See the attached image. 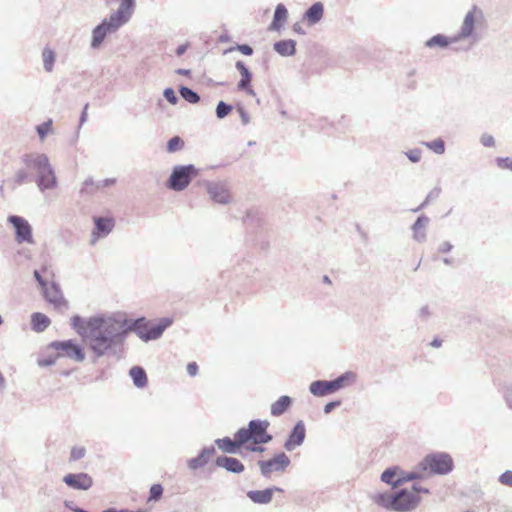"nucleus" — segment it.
Instances as JSON below:
<instances>
[{"mask_svg":"<svg viewBox=\"0 0 512 512\" xmlns=\"http://www.w3.org/2000/svg\"><path fill=\"white\" fill-rule=\"evenodd\" d=\"M173 324L170 317L160 318L157 323L144 316L129 319L123 314H97L88 318L74 315L70 319L72 329L81 337L93 355V363L102 357L120 359L130 333L143 342L159 339Z\"/></svg>","mask_w":512,"mask_h":512,"instance_id":"f257e3e1","label":"nucleus"},{"mask_svg":"<svg viewBox=\"0 0 512 512\" xmlns=\"http://www.w3.org/2000/svg\"><path fill=\"white\" fill-rule=\"evenodd\" d=\"M21 162L29 173H34L33 181L41 192L53 190L58 186L55 170L48 156L44 153H25L21 156Z\"/></svg>","mask_w":512,"mask_h":512,"instance_id":"f03ea898","label":"nucleus"},{"mask_svg":"<svg viewBox=\"0 0 512 512\" xmlns=\"http://www.w3.org/2000/svg\"><path fill=\"white\" fill-rule=\"evenodd\" d=\"M372 501L380 507L396 512H409L416 509L421 501L420 496L415 495L406 488L395 493L383 492L371 496Z\"/></svg>","mask_w":512,"mask_h":512,"instance_id":"7ed1b4c3","label":"nucleus"},{"mask_svg":"<svg viewBox=\"0 0 512 512\" xmlns=\"http://www.w3.org/2000/svg\"><path fill=\"white\" fill-rule=\"evenodd\" d=\"M419 471L423 478L427 475H447L454 468L452 457L446 452L427 454L419 463Z\"/></svg>","mask_w":512,"mask_h":512,"instance_id":"20e7f679","label":"nucleus"},{"mask_svg":"<svg viewBox=\"0 0 512 512\" xmlns=\"http://www.w3.org/2000/svg\"><path fill=\"white\" fill-rule=\"evenodd\" d=\"M270 423L268 420L254 419L249 421L248 427H242L238 430V436L241 443L252 442L254 444H268L273 436L268 433Z\"/></svg>","mask_w":512,"mask_h":512,"instance_id":"39448f33","label":"nucleus"},{"mask_svg":"<svg viewBox=\"0 0 512 512\" xmlns=\"http://www.w3.org/2000/svg\"><path fill=\"white\" fill-rule=\"evenodd\" d=\"M198 175L199 169L193 164L176 165L172 168L170 176L166 181V186L172 191L181 192L185 190Z\"/></svg>","mask_w":512,"mask_h":512,"instance_id":"423d86ee","label":"nucleus"},{"mask_svg":"<svg viewBox=\"0 0 512 512\" xmlns=\"http://www.w3.org/2000/svg\"><path fill=\"white\" fill-rule=\"evenodd\" d=\"M422 479L424 478L422 473L419 471L418 464L412 471H404L398 466H393L385 469L381 474V481L391 485L392 488L399 487L409 481Z\"/></svg>","mask_w":512,"mask_h":512,"instance_id":"0eeeda50","label":"nucleus"},{"mask_svg":"<svg viewBox=\"0 0 512 512\" xmlns=\"http://www.w3.org/2000/svg\"><path fill=\"white\" fill-rule=\"evenodd\" d=\"M485 20L484 12L482 9L473 5L472 8L466 13L459 32L455 35L457 41L460 42L464 39H473L477 41L475 36V27Z\"/></svg>","mask_w":512,"mask_h":512,"instance_id":"6e6552de","label":"nucleus"},{"mask_svg":"<svg viewBox=\"0 0 512 512\" xmlns=\"http://www.w3.org/2000/svg\"><path fill=\"white\" fill-rule=\"evenodd\" d=\"M48 348L57 351L58 357L65 356L76 362H83L85 360V351L83 346L73 339L52 341L48 345Z\"/></svg>","mask_w":512,"mask_h":512,"instance_id":"1a4fd4ad","label":"nucleus"},{"mask_svg":"<svg viewBox=\"0 0 512 512\" xmlns=\"http://www.w3.org/2000/svg\"><path fill=\"white\" fill-rule=\"evenodd\" d=\"M291 460L285 452H279L268 460H258L257 465L264 478H270L272 473H283L290 466Z\"/></svg>","mask_w":512,"mask_h":512,"instance_id":"9d476101","label":"nucleus"},{"mask_svg":"<svg viewBox=\"0 0 512 512\" xmlns=\"http://www.w3.org/2000/svg\"><path fill=\"white\" fill-rule=\"evenodd\" d=\"M119 29L120 28L117 25H115L113 22H110L109 18H104L92 30L90 47L94 50L99 49L106 37L110 34L116 33Z\"/></svg>","mask_w":512,"mask_h":512,"instance_id":"9b49d317","label":"nucleus"},{"mask_svg":"<svg viewBox=\"0 0 512 512\" xmlns=\"http://www.w3.org/2000/svg\"><path fill=\"white\" fill-rule=\"evenodd\" d=\"M7 221L13 226L18 243H33L32 227L25 218L18 215H10Z\"/></svg>","mask_w":512,"mask_h":512,"instance_id":"f8f14e48","label":"nucleus"},{"mask_svg":"<svg viewBox=\"0 0 512 512\" xmlns=\"http://www.w3.org/2000/svg\"><path fill=\"white\" fill-rule=\"evenodd\" d=\"M42 295L47 302L52 304L56 309H68L69 303L64 298L60 285L55 281L47 283L42 289Z\"/></svg>","mask_w":512,"mask_h":512,"instance_id":"ddd939ff","label":"nucleus"},{"mask_svg":"<svg viewBox=\"0 0 512 512\" xmlns=\"http://www.w3.org/2000/svg\"><path fill=\"white\" fill-rule=\"evenodd\" d=\"M306 437V427L302 420H299L292 427L288 436L283 444L286 451L290 452L301 446Z\"/></svg>","mask_w":512,"mask_h":512,"instance_id":"4468645a","label":"nucleus"},{"mask_svg":"<svg viewBox=\"0 0 512 512\" xmlns=\"http://www.w3.org/2000/svg\"><path fill=\"white\" fill-rule=\"evenodd\" d=\"M135 7V0H121L118 9L108 17L119 28L129 22Z\"/></svg>","mask_w":512,"mask_h":512,"instance_id":"2eb2a0df","label":"nucleus"},{"mask_svg":"<svg viewBox=\"0 0 512 512\" xmlns=\"http://www.w3.org/2000/svg\"><path fill=\"white\" fill-rule=\"evenodd\" d=\"M94 229L91 234V244L94 245L99 238L110 234L115 226V220L111 217H94Z\"/></svg>","mask_w":512,"mask_h":512,"instance_id":"dca6fc26","label":"nucleus"},{"mask_svg":"<svg viewBox=\"0 0 512 512\" xmlns=\"http://www.w3.org/2000/svg\"><path fill=\"white\" fill-rule=\"evenodd\" d=\"M63 482L72 489L83 491L90 489L93 485L92 477L84 472L66 474Z\"/></svg>","mask_w":512,"mask_h":512,"instance_id":"f3484780","label":"nucleus"},{"mask_svg":"<svg viewBox=\"0 0 512 512\" xmlns=\"http://www.w3.org/2000/svg\"><path fill=\"white\" fill-rule=\"evenodd\" d=\"M235 68L241 75V78L237 83V89L239 91L245 92L247 95L255 96V91L251 86V81L253 77L252 72L241 60L236 61Z\"/></svg>","mask_w":512,"mask_h":512,"instance_id":"a211bd4d","label":"nucleus"},{"mask_svg":"<svg viewBox=\"0 0 512 512\" xmlns=\"http://www.w3.org/2000/svg\"><path fill=\"white\" fill-rule=\"evenodd\" d=\"M207 192L210 198L219 204H228L231 200V195L228 188L221 182H207Z\"/></svg>","mask_w":512,"mask_h":512,"instance_id":"6ab92c4d","label":"nucleus"},{"mask_svg":"<svg viewBox=\"0 0 512 512\" xmlns=\"http://www.w3.org/2000/svg\"><path fill=\"white\" fill-rule=\"evenodd\" d=\"M274 492H283V489L272 486L263 490H250L247 492V497L255 504L265 505L272 501Z\"/></svg>","mask_w":512,"mask_h":512,"instance_id":"aec40b11","label":"nucleus"},{"mask_svg":"<svg viewBox=\"0 0 512 512\" xmlns=\"http://www.w3.org/2000/svg\"><path fill=\"white\" fill-rule=\"evenodd\" d=\"M215 453L216 449L214 446L211 445L204 447L196 457L187 460L188 468L195 471L204 467L209 463L210 459L215 455Z\"/></svg>","mask_w":512,"mask_h":512,"instance_id":"412c9836","label":"nucleus"},{"mask_svg":"<svg viewBox=\"0 0 512 512\" xmlns=\"http://www.w3.org/2000/svg\"><path fill=\"white\" fill-rule=\"evenodd\" d=\"M215 464L234 474H240L245 470L244 464L239 459L226 455L218 456L215 460Z\"/></svg>","mask_w":512,"mask_h":512,"instance_id":"4be33fe9","label":"nucleus"},{"mask_svg":"<svg viewBox=\"0 0 512 512\" xmlns=\"http://www.w3.org/2000/svg\"><path fill=\"white\" fill-rule=\"evenodd\" d=\"M215 444L220 450L229 454H236L239 448L245 445L239 440L238 430L234 434V439L230 437L218 438L215 440Z\"/></svg>","mask_w":512,"mask_h":512,"instance_id":"5701e85b","label":"nucleus"},{"mask_svg":"<svg viewBox=\"0 0 512 512\" xmlns=\"http://www.w3.org/2000/svg\"><path fill=\"white\" fill-rule=\"evenodd\" d=\"M430 222V219L425 214H421L413 223L411 229L413 232V239L418 243L426 241L427 233L426 228Z\"/></svg>","mask_w":512,"mask_h":512,"instance_id":"b1692460","label":"nucleus"},{"mask_svg":"<svg viewBox=\"0 0 512 512\" xmlns=\"http://www.w3.org/2000/svg\"><path fill=\"white\" fill-rule=\"evenodd\" d=\"M309 391L316 397H323L335 392L331 380H316L309 386Z\"/></svg>","mask_w":512,"mask_h":512,"instance_id":"393cba45","label":"nucleus"},{"mask_svg":"<svg viewBox=\"0 0 512 512\" xmlns=\"http://www.w3.org/2000/svg\"><path fill=\"white\" fill-rule=\"evenodd\" d=\"M456 43H458V41H457V38L455 37V35L449 37V36H446L443 34H436V35L432 36L431 38H429L425 42V47H427V48L439 47L441 49H445L448 46H450L452 44H456Z\"/></svg>","mask_w":512,"mask_h":512,"instance_id":"a878e982","label":"nucleus"},{"mask_svg":"<svg viewBox=\"0 0 512 512\" xmlns=\"http://www.w3.org/2000/svg\"><path fill=\"white\" fill-rule=\"evenodd\" d=\"M273 49L282 57L294 56L296 53V41L284 39L273 44Z\"/></svg>","mask_w":512,"mask_h":512,"instance_id":"bb28decb","label":"nucleus"},{"mask_svg":"<svg viewBox=\"0 0 512 512\" xmlns=\"http://www.w3.org/2000/svg\"><path fill=\"white\" fill-rule=\"evenodd\" d=\"M323 14V4L321 2H315L304 12L303 17L310 25H315L323 18Z\"/></svg>","mask_w":512,"mask_h":512,"instance_id":"cd10ccee","label":"nucleus"},{"mask_svg":"<svg viewBox=\"0 0 512 512\" xmlns=\"http://www.w3.org/2000/svg\"><path fill=\"white\" fill-rule=\"evenodd\" d=\"M287 17V8L284 4L279 3L275 8L273 20L269 26V30L279 31L282 28L284 22L287 20Z\"/></svg>","mask_w":512,"mask_h":512,"instance_id":"c85d7f7f","label":"nucleus"},{"mask_svg":"<svg viewBox=\"0 0 512 512\" xmlns=\"http://www.w3.org/2000/svg\"><path fill=\"white\" fill-rule=\"evenodd\" d=\"M293 400L290 396L283 395L271 404L270 413L272 416L279 417L283 415L292 406Z\"/></svg>","mask_w":512,"mask_h":512,"instance_id":"c756f323","label":"nucleus"},{"mask_svg":"<svg viewBox=\"0 0 512 512\" xmlns=\"http://www.w3.org/2000/svg\"><path fill=\"white\" fill-rule=\"evenodd\" d=\"M129 375L132 378L133 384L137 388H144L147 386L148 378L146 371L141 366H133L129 370Z\"/></svg>","mask_w":512,"mask_h":512,"instance_id":"7c9ffc66","label":"nucleus"},{"mask_svg":"<svg viewBox=\"0 0 512 512\" xmlns=\"http://www.w3.org/2000/svg\"><path fill=\"white\" fill-rule=\"evenodd\" d=\"M50 323L51 321L49 317L43 313L35 312L31 315V327L35 332L45 331L49 327Z\"/></svg>","mask_w":512,"mask_h":512,"instance_id":"2f4dec72","label":"nucleus"},{"mask_svg":"<svg viewBox=\"0 0 512 512\" xmlns=\"http://www.w3.org/2000/svg\"><path fill=\"white\" fill-rule=\"evenodd\" d=\"M355 379H356V374L352 371H347L331 381H332L334 390L336 392V391L342 389L346 385L347 382H353V381H355Z\"/></svg>","mask_w":512,"mask_h":512,"instance_id":"473e14b6","label":"nucleus"},{"mask_svg":"<svg viewBox=\"0 0 512 512\" xmlns=\"http://www.w3.org/2000/svg\"><path fill=\"white\" fill-rule=\"evenodd\" d=\"M55 52L49 47H45L42 51L43 66L46 72H52L55 63Z\"/></svg>","mask_w":512,"mask_h":512,"instance_id":"72a5a7b5","label":"nucleus"},{"mask_svg":"<svg viewBox=\"0 0 512 512\" xmlns=\"http://www.w3.org/2000/svg\"><path fill=\"white\" fill-rule=\"evenodd\" d=\"M179 93L180 96L190 104H196L200 101L199 94L187 86H180Z\"/></svg>","mask_w":512,"mask_h":512,"instance_id":"f704fd0d","label":"nucleus"},{"mask_svg":"<svg viewBox=\"0 0 512 512\" xmlns=\"http://www.w3.org/2000/svg\"><path fill=\"white\" fill-rule=\"evenodd\" d=\"M35 130L39 136V139L43 141L48 136V134L53 132V120L49 118L43 123L37 125Z\"/></svg>","mask_w":512,"mask_h":512,"instance_id":"c9c22d12","label":"nucleus"},{"mask_svg":"<svg viewBox=\"0 0 512 512\" xmlns=\"http://www.w3.org/2000/svg\"><path fill=\"white\" fill-rule=\"evenodd\" d=\"M33 181V174L29 173V171L25 169H19L16 171L14 175V183L17 186H21L27 182Z\"/></svg>","mask_w":512,"mask_h":512,"instance_id":"e433bc0d","label":"nucleus"},{"mask_svg":"<svg viewBox=\"0 0 512 512\" xmlns=\"http://www.w3.org/2000/svg\"><path fill=\"white\" fill-rule=\"evenodd\" d=\"M422 144L438 155H442L445 152V142L441 138H437L433 141L422 142Z\"/></svg>","mask_w":512,"mask_h":512,"instance_id":"4c0bfd02","label":"nucleus"},{"mask_svg":"<svg viewBox=\"0 0 512 512\" xmlns=\"http://www.w3.org/2000/svg\"><path fill=\"white\" fill-rule=\"evenodd\" d=\"M184 147V140L180 136H174L167 142L166 149L169 153H174Z\"/></svg>","mask_w":512,"mask_h":512,"instance_id":"58836bf2","label":"nucleus"},{"mask_svg":"<svg viewBox=\"0 0 512 512\" xmlns=\"http://www.w3.org/2000/svg\"><path fill=\"white\" fill-rule=\"evenodd\" d=\"M441 193V189L439 187L433 188L428 195L426 196L425 200L415 209H413V212H418L422 210L425 206H427L431 201L436 200Z\"/></svg>","mask_w":512,"mask_h":512,"instance_id":"ea45409f","label":"nucleus"},{"mask_svg":"<svg viewBox=\"0 0 512 512\" xmlns=\"http://www.w3.org/2000/svg\"><path fill=\"white\" fill-rule=\"evenodd\" d=\"M163 495V486L159 483L153 484L149 490L148 502H157Z\"/></svg>","mask_w":512,"mask_h":512,"instance_id":"a19ab883","label":"nucleus"},{"mask_svg":"<svg viewBox=\"0 0 512 512\" xmlns=\"http://www.w3.org/2000/svg\"><path fill=\"white\" fill-rule=\"evenodd\" d=\"M232 109H233V106L231 104H228L222 100L219 101L216 106V110H215L217 118H219V119L225 118L227 115H229V113L232 111Z\"/></svg>","mask_w":512,"mask_h":512,"instance_id":"79ce46f5","label":"nucleus"},{"mask_svg":"<svg viewBox=\"0 0 512 512\" xmlns=\"http://www.w3.org/2000/svg\"><path fill=\"white\" fill-rule=\"evenodd\" d=\"M98 189H100V184L95 183L92 179L89 178V179H86L84 181L83 186H82L80 192L82 194H84V193L93 194Z\"/></svg>","mask_w":512,"mask_h":512,"instance_id":"37998d69","label":"nucleus"},{"mask_svg":"<svg viewBox=\"0 0 512 512\" xmlns=\"http://www.w3.org/2000/svg\"><path fill=\"white\" fill-rule=\"evenodd\" d=\"M47 272H48V268L46 266H43L41 268V270L36 269L33 272V276L41 289L48 283V281L42 276V273H47Z\"/></svg>","mask_w":512,"mask_h":512,"instance_id":"c03bdc74","label":"nucleus"},{"mask_svg":"<svg viewBox=\"0 0 512 512\" xmlns=\"http://www.w3.org/2000/svg\"><path fill=\"white\" fill-rule=\"evenodd\" d=\"M498 168L503 170L512 171V158L511 157H497L495 159Z\"/></svg>","mask_w":512,"mask_h":512,"instance_id":"a18cd8bd","label":"nucleus"},{"mask_svg":"<svg viewBox=\"0 0 512 512\" xmlns=\"http://www.w3.org/2000/svg\"><path fill=\"white\" fill-rule=\"evenodd\" d=\"M233 50H238L239 52H241L242 54H244L246 56H251L253 54V48L248 44H236L235 47H231V48L227 49L225 51V53L233 51Z\"/></svg>","mask_w":512,"mask_h":512,"instance_id":"49530a36","label":"nucleus"},{"mask_svg":"<svg viewBox=\"0 0 512 512\" xmlns=\"http://www.w3.org/2000/svg\"><path fill=\"white\" fill-rule=\"evenodd\" d=\"M163 96L172 105H176L179 101V98L177 97L174 89L171 87L164 89Z\"/></svg>","mask_w":512,"mask_h":512,"instance_id":"de8ad7c7","label":"nucleus"},{"mask_svg":"<svg viewBox=\"0 0 512 512\" xmlns=\"http://www.w3.org/2000/svg\"><path fill=\"white\" fill-rule=\"evenodd\" d=\"M405 155L411 162L418 163L421 160L422 150L420 148H414L405 152Z\"/></svg>","mask_w":512,"mask_h":512,"instance_id":"09e8293b","label":"nucleus"},{"mask_svg":"<svg viewBox=\"0 0 512 512\" xmlns=\"http://www.w3.org/2000/svg\"><path fill=\"white\" fill-rule=\"evenodd\" d=\"M499 482L503 485L512 487V470H506L499 476Z\"/></svg>","mask_w":512,"mask_h":512,"instance_id":"8fccbe9b","label":"nucleus"},{"mask_svg":"<svg viewBox=\"0 0 512 512\" xmlns=\"http://www.w3.org/2000/svg\"><path fill=\"white\" fill-rule=\"evenodd\" d=\"M86 450L83 447H73L71 450L70 457L72 460L76 461L82 459L85 456Z\"/></svg>","mask_w":512,"mask_h":512,"instance_id":"3c124183","label":"nucleus"},{"mask_svg":"<svg viewBox=\"0 0 512 512\" xmlns=\"http://www.w3.org/2000/svg\"><path fill=\"white\" fill-rule=\"evenodd\" d=\"M480 142L484 147H493L495 145V139L488 133H483L480 137Z\"/></svg>","mask_w":512,"mask_h":512,"instance_id":"603ef678","label":"nucleus"},{"mask_svg":"<svg viewBox=\"0 0 512 512\" xmlns=\"http://www.w3.org/2000/svg\"><path fill=\"white\" fill-rule=\"evenodd\" d=\"M237 112L239 113L240 115V118H241V122L243 125H247L249 124L250 122V117H249V114L247 113V111L244 109L243 106L241 105H238L237 106Z\"/></svg>","mask_w":512,"mask_h":512,"instance_id":"864d4df0","label":"nucleus"},{"mask_svg":"<svg viewBox=\"0 0 512 512\" xmlns=\"http://www.w3.org/2000/svg\"><path fill=\"white\" fill-rule=\"evenodd\" d=\"M453 249V244L449 241H443L437 248L438 253L447 254Z\"/></svg>","mask_w":512,"mask_h":512,"instance_id":"5fc2aeb1","label":"nucleus"},{"mask_svg":"<svg viewBox=\"0 0 512 512\" xmlns=\"http://www.w3.org/2000/svg\"><path fill=\"white\" fill-rule=\"evenodd\" d=\"M341 405V401L340 400H335V401H331V402H328L327 404H325L324 408H323V412L325 414H329L331 413L335 408L339 407Z\"/></svg>","mask_w":512,"mask_h":512,"instance_id":"6e6d98bb","label":"nucleus"},{"mask_svg":"<svg viewBox=\"0 0 512 512\" xmlns=\"http://www.w3.org/2000/svg\"><path fill=\"white\" fill-rule=\"evenodd\" d=\"M64 506L73 512H89L88 510L76 506L73 501L66 500Z\"/></svg>","mask_w":512,"mask_h":512,"instance_id":"4d7b16f0","label":"nucleus"},{"mask_svg":"<svg viewBox=\"0 0 512 512\" xmlns=\"http://www.w3.org/2000/svg\"><path fill=\"white\" fill-rule=\"evenodd\" d=\"M418 316L422 320H427L431 316V312H430L429 306L425 305V306L421 307L419 309V311H418Z\"/></svg>","mask_w":512,"mask_h":512,"instance_id":"13d9d810","label":"nucleus"},{"mask_svg":"<svg viewBox=\"0 0 512 512\" xmlns=\"http://www.w3.org/2000/svg\"><path fill=\"white\" fill-rule=\"evenodd\" d=\"M411 492L414 493L415 495H418L419 493H424V494H429L430 493L428 488L420 486L418 484H413L412 485V491Z\"/></svg>","mask_w":512,"mask_h":512,"instance_id":"bf43d9fd","label":"nucleus"},{"mask_svg":"<svg viewBox=\"0 0 512 512\" xmlns=\"http://www.w3.org/2000/svg\"><path fill=\"white\" fill-rule=\"evenodd\" d=\"M187 373L190 375V376H196L197 373H198V365L196 362H190L188 363L187 365Z\"/></svg>","mask_w":512,"mask_h":512,"instance_id":"052dcab7","label":"nucleus"},{"mask_svg":"<svg viewBox=\"0 0 512 512\" xmlns=\"http://www.w3.org/2000/svg\"><path fill=\"white\" fill-rule=\"evenodd\" d=\"M89 104L86 103L83 107V110L81 112L80 118H79V127H81L86 121H87V110H88Z\"/></svg>","mask_w":512,"mask_h":512,"instance_id":"680f3d73","label":"nucleus"},{"mask_svg":"<svg viewBox=\"0 0 512 512\" xmlns=\"http://www.w3.org/2000/svg\"><path fill=\"white\" fill-rule=\"evenodd\" d=\"M263 445L264 444H255L253 446L247 447V449L254 453H263L266 450Z\"/></svg>","mask_w":512,"mask_h":512,"instance_id":"e2e57ef3","label":"nucleus"},{"mask_svg":"<svg viewBox=\"0 0 512 512\" xmlns=\"http://www.w3.org/2000/svg\"><path fill=\"white\" fill-rule=\"evenodd\" d=\"M115 182H116L115 178H107V179H104V180L98 182V184H100V188H103V187L111 186V185L115 184Z\"/></svg>","mask_w":512,"mask_h":512,"instance_id":"0e129e2a","label":"nucleus"},{"mask_svg":"<svg viewBox=\"0 0 512 512\" xmlns=\"http://www.w3.org/2000/svg\"><path fill=\"white\" fill-rule=\"evenodd\" d=\"M293 31L300 35H305L306 31L303 29L302 25L300 23H295L293 25Z\"/></svg>","mask_w":512,"mask_h":512,"instance_id":"69168bd1","label":"nucleus"},{"mask_svg":"<svg viewBox=\"0 0 512 512\" xmlns=\"http://www.w3.org/2000/svg\"><path fill=\"white\" fill-rule=\"evenodd\" d=\"M188 49V44H181L176 48V55L182 56Z\"/></svg>","mask_w":512,"mask_h":512,"instance_id":"338daca9","label":"nucleus"},{"mask_svg":"<svg viewBox=\"0 0 512 512\" xmlns=\"http://www.w3.org/2000/svg\"><path fill=\"white\" fill-rule=\"evenodd\" d=\"M504 399L507 407L512 410V392L505 393Z\"/></svg>","mask_w":512,"mask_h":512,"instance_id":"774afa93","label":"nucleus"}]
</instances>
